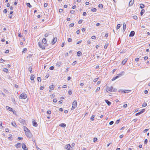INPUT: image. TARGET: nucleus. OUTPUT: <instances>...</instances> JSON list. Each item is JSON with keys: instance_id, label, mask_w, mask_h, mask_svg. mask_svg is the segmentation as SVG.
Here are the masks:
<instances>
[{"instance_id": "1", "label": "nucleus", "mask_w": 150, "mask_h": 150, "mask_svg": "<svg viewBox=\"0 0 150 150\" xmlns=\"http://www.w3.org/2000/svg\"><path fill=\"white\" fill-rule=\"evenodd\" d=\"M106 90L107 91H108L110 92H116L117 91L116 89L113 88L112 86H107Z\"/></svg>"}, {"instance_id": "2", "label": "nucleus", "mask_w": 150, "mask_h": 150, "mask_svg": "<svg viewBox=\"0 0 150 150\" xmlns=\"http://www.w3.org/2000/svg\"><path fill=\"white\" fill-rule=\"evenodd\" d=\"M27 97L26 94L25 93H22L20 96L19 98L20 99H25Z\"/></svg>"}, {"instance_id": "3", "label": "nucleus", "mask_w": 150, "mask_h": 150, "mask_svg": "<svg viewBox=\"0 0 150 150\" xmlns=\"http://www.w3.org/2000/svg\"><path fill=\"white\" fill-rule=\"evenodd\" d=\"M72 108L71 110H72L73 109L76 108L77 106V102L76 100H74L72 103Z\"/></svg>"}, {"instance_id": "4", "label": "nucleus", "mask_w": 150, "mask_h": 150, "mask_svg": "<svg viewBox=\"0 0 150 150\" xmlns=\"http://www.w3.org/2000/svg\"><path fill=\"white\" fill-rule=\"evenodd\" d=\"M65 148L68 150H72V148L70 144L66 145L65 146Z\"/></svg>"}, {"instance_id": "5", "label": "nucleus", "mask_w": 150, "mask_h": 150, "mask_svg": "<svg viewBox=\"0 0 150 150\" xmlns=\"http://www.w3.org/2000/svg\"><path fill=\"white\" fill-rule=\"evenodd\" d=\"M39 46L42 49H45V46L42 43L39 42L38 43Z\"/></svg>"}, {"instance_id": "6", "label": "nucleus", "mask_w": 150, "mask_h": 150, "mask_svg": "<svg viewBox=\"0 0 150 150\" xmlns=\"http://www.w3.org/2000/svg\"><path fill=\"white\" fill-rule=\"evenodd\" d=\"M25 134L26 136L29 138H31L32 136V135L30 132V131L26 133Z\"/></svg>"}, {"instance_id": "7", "label": "nucleus", "mask_w": 150, "mask_h": 150, "mask_svg": "<svg viewBox=\"0 0 150 150\" xmlns=\"http://www.w3.org/2000/svg\"><path fill=\"white\" fill-rule=\"evenodd\" d=\"M57 38L56 37L54 38L52 40L51 43L52 45H54L57 42Z\"/></svg>"}, {"instance_id": "8", "label": "nucleus", "mask_w": 150, "mask_h": 150, "mask_svg": "<svg viewBox=\"0 0 150 150\" xmlns=\"http://www.w3.org/2000/svg\"><path fill=\"white\" fill-rule=\"evenodd\" d=\"M62 64V62L61 61L57 62L56 63V66L58 67H59Z\"/></svg>"}, {"instance_id": "9", "label": "nucleus", "mask_w": 150, "mask_h": 150, "mask_svg": "<svg viewBox=\"0 0 150 150\" xmlns=\"http://www.w3.org/2000/svg\"><path fill=\"white\" fill-rule=\"evenodd\" d=\"M22 148L24 150H27L28 148L26 147V146L24 143L22 144Z\"/></svg>"}, {"instance_id": "10", "label": "nucleus", "mask_w": 150, "mask_h": 150, "mask_svg": "<svg viewBox=\"0 0 150 150\" xmlns=\"http://www.w3.org/2000/svg\"><path fill=\"white\" fill-rule=\"evenodd\" d=\"M19 121L20 122L23 124H24L25 123V120L20 118L19 119Z\"/></svg>"}, {"instance_id": "11", "label": "nucleus", "mask_w": 150, "mask_h": 150, "mask_svg": "<svg viewBox=\"0 0 150 150\" xmlns=\"http://www.w3.org/2000/svg\"><path fill=\"white\" fill-rule=\"evenodd\" d=\"M125 71H123L121 72L119 74H118L117 76H119V78L120 76H122L124 74H125Z\"/></svg>"}, {"instance_id": "12", "label": "nucleus", "mask_w": 150, "mask_h": 150, "mask_svg": "<svg viewBox=\"0 0 150 150\" xmlns=\"http://www.w3.org/2000/svg\"><path fill=\"white\" fill-rule=\"evenodd\" d=\"M134 34H135V32L134 31H131L130 32V33L129 35V37H133L134 35Z\"/></svg>"}, {"instance_id": "13", "label": "nucleus", "mask_w": 150, "mask_h": 150, "mask_svg": "<svg viewBox=\"0 0 150 150\" xmlns=\"http://www.w3.org/2000/svg\"><path fill=\"white\" fill-rule=\"evenodd\" d=\"M33 126L36 127L38 126V124L37 123L35 122V121L33 120Z\"/></svg>"}, {"instance_id": "14", "label": "nucleus", "mask_w": 150, "mask_h": 150, "mask_svg": "<svg viewBox=\"0 0 150 150\" xmlns=\"http://www.w3.org/2000/svg\"><path fill=\"white\" fill-rule=\"evenodd\" d=\"M21 144L19 143L16 145V146L17 148H19L21 147Z\"/></svg>"}, {"instance_id": "15", "label": "nucleus", "mask_w": 150, "mask_h": 150, "mask_svg": "<svg viewBox=\"0 0 150 150\" xmlns=\"http://www.w3.org/2000/svg\"><path fill=\"white\" fill-rule=\"evenodd\" d=\"M134 0H131L129 2V6H131L133 5L134 3Z\"/></svg>"}, {"instance_id": "16", "label": "nucleus", "mask_w": 150, "mask_h": 150, "mask_svg": "<svg viewBox=\"0 0 150 150\" xmlns=\"http://www.w3.org/2000/svg\"><path fill=\"white\" fill-rule=\"evenodd\" d=\"M127 58H125V59L122 62V64L123 65H124L125 64L126 62L127 61Z\"/></svg>"}, {"instance_id": "17", "label": "nucleus", "mask_w": 150, "mask_h": 150, "mask_svg": "<svg viewBox=\"0 0 150 150\" xmlns=\"http://www.w3.org/2000/svg\"><path fill=\"white\" fill-rule=\"evenodd\" d=\"M126 25L125 23H124L123 24V28L122 31L124 32L126 29Z\"/></svg>"}, {"instance_id": "18", "label": "nucleus", "mask_w": 150, "mask_h": 150, "mask_svg": "<svg viewBox=\"0 0 150 150\" xmlns=\"http://www.w3.org/2000/svg\"><path fill=\"white\" fill-rule=\"evenodd\" d=\"M6 109L11 111H13V109L12 108H11L8 106H6Z\"/></svg>"}, {"instance_id": "19", "label": "nucleus", "mask_w": 150, "mask_h": 150, "mask_svg": "<svg viewBox=\"0 0 150 150\" xmlns=\"http://www.w3.org/2000/svg\"><path fill=\"white\" fill-rule=\"evenodd\" d=\"M105 101L109 106H110L111 104V102L108 101V100H105Z\"/></svg>"}, {"instance_id": "20", "label": "nucleus", "mask_w": 150, "mask_h": 150, "mask_svg": "<svg viewBox=\"0 0 150 150\" xmlns=\"http://www.w3.org/2000/svg\"><path fill=\"white\" fill-rule=\"evenodd\" d=\"M24 129L25 133L30 132V130L26 127H24Z\"/></svg>"}, {"instance_id": "21", "label": "nucleus", "mask_w": 150, "mask_h": 150, "mask_svg": "<svg viewBox=\"0 0 150 150\" xmlns=\"http://www.w3.org/2000/svg\"><path fill=\"white\" fill-rule=\"evenodd\" d=\"M59 126L62 127H65L66 126V125L65 123H62L59 125Z\"/></svg>"}, {"instance_id": "22", "label": "nucleus", "mask_w": 150, "mask_h": 150, "mask_svg": "<svg viewBox=\"0 0 150 150\" xmlns=\"http://www.w3.org/2000/svg\"><path fill=\"white\" fill-rule=\"evenodd\" d=\"M35 78V76L33 74H31V76L30 79L31 80H33V83L34 82V79Z\"/></svg>"}, {"instance_id": "23", "label": "nucleus", "mask_w": 150, "mask_h": 150, "mask_svg": "<svg viewBox=\"0 0 150 150\" xmlns=\"http://www.w3.org/2000/svg\"><path fill=\"white\" fill-rule=\"evenodd\" d=\"M47 42V40L45 38H43L42 41V42L43 44H45Z\"/></svg>"}, {"instance_id": "24", "label": "nucleus", "mask_w": 150, "mask_h": 150, "mask_svg": "<svg viewBox=\"0 0 150 150\" xmlns=\"http://www.w3.org/2000/svg\"><path fill=\"white\" fill-rule=\"evenodd\" d=\"M131 91L130 90H123V91L122 92H123L124 93H128L130 91Z\"/></svg>"}, {"instance_id": "25", "label": "nucleus", "mask_w": 150, "mask_h": 150, "mask_svg": "<svg viewBox=\"0 0 150 150\" xmlns=\"http://www.w3.org/2000/svg\"><path fill=\"white\" fill-rule=\"evenodd\" d=\"M82 54V53L80 51H78L77 53V55L78 56H80Z\"/></svg>"}, {"instance_id": "26", "label": "nucleus", "mask_w": 150, "mask_h": 150, "mask_svg": "<svg viewBox=\"0 0 150 150\" xmlns=\"http://www.w3.org/2000/svg\"><path fill=\"white\" fill-rule=\"evenodd\" d=\"M54 86L53 85H51L49 86V88L50 89L53 90L54 88Z\"/></svg>"}, {"instance_id": "27", "label": "nucleus", "mask_w": 150, "mask_h": 150, "mask_svg": "<svg viewBox=\"0 0 150 150\" xmlns=\"http://www.w3.org/2000/svg\"><path fill=\"white\" fill-rule=\"evenodd\" d=\"M118 78H119V76H115L113 78V79H112V81H114Z\"/></svg>"}, {"instance_id": "28", "label": "nucleus", "mask_w": 150, "mask_h": 150, "mask_svg": "<svg viewBox=\"0 0 150 150\" xmlns=\"http://www.w3.org/2000/svg\"><path fill=\"white\" fill-rule=\"evenodd\" d=\"M11 125L13 126H14V127H16L17 125L15 122H12Z\"/></svg>"}, {"instance_id": "29", "label": "nucleus", "mask_w": 150, "mask_h": 150, "mask_svg": "<svg viewBox=\"0 0 150 150\" xmlns=\"http://www.w3.org/2000/svg\"><path fill=\"white\" fill-rule=\"evenodd\" d=\"M145 12V10L144 9H142L141 11V13H140V15L141 16H142L144 13Z\"/></svg>"}, {"instance_id": "30", "label": "nucleus", "mask_w": 150, "mask_h": 150, "mask_svg": "<svg viewBox=\"0 0 150 150\" xmlns=\"http://www.w3.org/2000/svg\"><path fill=\"white\" fill-rule=\"evenodd\" d=\"M98 7L100 8H102L103 7V5L102 4H99L98 5Z\"/></svg>"}, {"instance_id": "31", "label": "nucleus", "mask_w": 150, "mask_h": 150, "mask_svg": "<svg viewBox=\"0 0 150 150\" xmlns=\"http://www.w3.org/2000/svg\"><path fill=\"white\" fill-rule=\"evenodd\" d=\"M144 7V5L142 4H140V7L141 8H143Z\"/></svg>"}, {"instance_id": "32", "label": "nucleus", "mask_w": 150, "mask_h": 150, "mask_svg": "<svg viewBox=\"0 0 150 150\" xmlns=\"http://www.w3.org/2000/svg\"><path fill=\"white\" fill-rule=\"evenodd\" d=\"M27 6L29 7V8L32 7V6L30 5V4L29 3H27Z\"/></svg>"}, {"instance_id": "33", "label": "nucleus", "mask_w": 150, "mask_h": 150, "mask_svg": "<svg viewBox=\"0 0 150 150\" xmlns=\"http://www.w3.org/2000/svg\"><path fill=\"white\" fill-rule=\"evenodd\" d=\"M12 135L11 134H10L9 135V137H8V139H10L11 140H12V139L11 138V137L12 136Z\"/></svg>"}, {"instance_id": "34", "label": "nucleus", "mask_w": 150, "mask_h": 150, "mask_svg": "<svg viewBox=\"0 0 150 150\" xmlns=\"http://www.w3.org/2000/svg\"><path fill=\"white\" fill-rule=\"evenodd\" d=\"M121 25L120 24H118L117 26L116 29L117 30L119 29Z\"/></svg>"}, {"instance_id": "35", "label": "nucleus", "mask_w": 150, "mask_h": 150, "mask_svg": "<svg viewBox=\"0 0 150 150\" xmlns=\"http://www.w3.org/2000/svg\"><path fill=\"white\" fill-rule=\"evenodd\" d=\"M3 69V71L7 73L8 72V70L6 68H4Z\"/></svg>"}, {"instance_id": "36", "label": "nucleus", "mask_w": 150, "mask_h": 150, "mask_svg": "<svg viewBox=\"0 0 150 150\" xmlns=\"http://www.w3.org/2000/svg\"><path fill=\"white\" fill-rule=\"evenodd\" d=\"M94 115H93L91 117V120H92V121H93L94 120Z\"/></svg>"}, {"instance_id": "37", "label": "nucleus", "mask_w": 150, "mask_h": 150, "mask_svg": "<svg viewBox=\"0 0 150 150\" xmlns=\"http://www.w3.org/2000/svg\"><path fill=\"white\" fill-rule=\"evenodd\" d=\"M147 103H144L142 104V106L143 107H146L147 105Z\"/></svg>"}, {"instance_id": "38", "label": "nucleus", "mask_w": 150, "mask_h": 150, "mask_svg": "<svg viewBox=\"0 0 150 150\" xmlns=\"http://www.w3.org/2000/svg\"><path fill=\"white\" fill-rule=\"evenodd\" d=\"M32 68L31 67H30L28 69L29 71L30 72V73H32Z\"/></svg>"}, {"instance_id": "39", "label": "nucleus", "mask_w": 150, "mask_h": 150, "mask_svg": "<svg viewBox=\"0 0 150 150\" xmlns=\"http://www.w3.org/2000/svg\"><path fill=\"white\" fill-rule=\"evenodd\" d=\"M133 18L135 20H136L138 18H137V16H133Z\"/></svg>"}, {"instance_id": "40", "label": "nucleus", "mask_w": 150, "mask_h": 150, "mask_svg": "<svg viewBox=\"0 0 150 150\" xmlns=\"http://www.w3.org/2000/svg\"><path fill=\"white\" fill-rule=\"evenodd\" d=\"M141 114H142V113H141V112L140 111L139 112L136 113L135 114V115H136V116H138Z\"/></svg>"}, {"instance_id": "41", "label": "nucleus", "mask_w": 150, "mask_h": 150, "mask_svg": "<svg viewBox=\"0 0 150 150\" xmlns=\"http://www.w3.org/2000/svg\"><path fill=\"white\" fill-rule=\"evenodd\" d=\"M97 9L96 8H93L91 9V11L93 12H95L96 11Z\"/></svg>"}, {"instance_id": "42", "label": "nucleus", "mask_w": 150, "mask_h": 150, "mask_svg": "<svg viewBox=\"0 0 150 150\" xmlns=\"http://www.w3.org/2000/svg\"><path fill=\"white\" fill-rule=\"evenodd\" d=\"M37 80L38 81H41V79L40 77H38Z\"/></svg>"}, {"instance_id": "43", "label": "nucleus", "mask_w": 150, "mask_h": 150, "mask_svg": "<svg viewBox=\"0 0 150 150\" xmlns=\"http://www.w3.org/2000/svg\"><path fill=\"white\" fill-rule=\"evenodd\" d=\"M100 89V88L99 87H97L96 90V92H98V91H99Z\"/></svg>"}, {"instance_id": "44", "label": "nucleus", "mask_w": 150, "mask_h": 150, "mask_svg": "<svg viewBox=\"0 0 150 150\" xmlns=\"http://www.w3.org/2000/svg\"><path fill=\"white\" fill-rule=\"evenodd\" d=\"M145 111V109H143L141 111H140L142 114Z\"/></svg>"}, {"instance_id": "45", "label": "nucleus", "mask_w": 150, "mask_h": 150, "mask_svg": "<svg viewBox=\"0 0 150 150\" xmlns=\"http://www.w3.org/2000/svg\"><path fill=\"white\" fill-rule=\"evenodd\" d=\"M47 113L48 114H50L51 113V112L50 110H48L47 111Z\"/></svg>"}, {"instance_id": "46", "label": "nucleus", "mask_w": 150, "mask_h": 150, "mask_svg": "<svg viewBox=\"0 0 150 150\" xmlns=\"http://www.w3.org/2000/svg\"><path fill=\"white\" fill-rule=\"evenodd\" d=\"M108 45V44H106L104 46V48L105 49H107V48Z\"/></svg>"}, {"instance_id": "47", "label": "nucleus", "mask_w": 150, "mask_h": 150, "mask_svg": "<svg viewBox=\"0 0 150 150\" xmlns=\"http://www.w3.org/2000/svg\"><path fill=\"white\" fill-rule=\"evenodd\" d=\"M5 61L2 59H0V62L2 63H3Z\"/></svg>"}, {"instance_id": "48", "label": "nucleus", "mask_w": 150, "mask_h": 150, "mask_svg": "<svg viewBox=\"0 0 150 150\" xmlns=\"http://www.w3.org/2000/svg\"><path fill=\"white\" fill-rule=\"evenodd\" d=\"M54 69V67L53 66H51L50 68V69L51 70H53Z\"/></svg>"}, {"instance_id": "49", "label": "nucleus", "mask_w": 150, "mask_h": 150, "mask_svg": "<svg viewBox=\"0 0 150 150\" xmlns=\"http://www.w3.org/2000/svg\"><path fill=\"white\" fill-rule=\"evenodd\" d=\"M83 21V20H79L78 21V23L79 24H81L82 23V22Z\"/></svg>"}, {"instance_id": "50", "label": "nucleus", "mask_w": 150, "mask_h": 150, "mask_svg": "<svg viewBox=\"0 0 150 150\" xmlns=\"http://www.w3.org/2000/svg\"><path fill=\"white\" fill-rule=\"evenodd\" d=\"M74 23H71L69 25V26L71 27H73L74 26Z\"/></svg>"}, {"instance_id": "51", "label": "nucleus", "mask_w": 150, "mask_h": 150, "mask_svg": "<svg viewBox=\"0 0 150 150\" xmlns=\"http://www.w3.org/2000/svg\"><path fill=\"white\" fill-rule=\"evenodd\" d=\"M49 35V33H46L45 35V37H47Z\"/></svg>"}, {"instance_id": "52", "label": "nucleus", "mask_w": 150, "mask_h": 150, "mask_svg": "<svg viewBox=\"0 0 150 150\" xmlns=\"http://www.w3.org/2000/svg\"><path fill=\"white\" fill-rule=\"evenodd\" d=\"M98 78H96L95 79L93 80V81L94 82H96L97 81L98 79Z\"/></svg>"}, {"instance_id": "53", "label": "nucleus", "mask_w": 150, "mask_h": 150, "mask_svg": "<svg viewBox=\"0 0 150 150\" xmlns=\"http://www.w3.org/2000/svg\"><path fill=\"white\" fill-rule=\"evenodd\" d=\"M114 123V122L113 121H111L109 122V124L110 125H112Z\"/></svg>"}, {"instance_id": "54", "label": "nucleus", "mask_w": 150, "mask_h": 150, "mask_svg": "<svg viewBox=\"0 0 150 150\" xmlns=\"http://www.w3.org/2000/svg\"><path fill=\"white\" fill-rule=\"evenodd\" d=\"M18 36L19 37H22L23 36L21 34V33H18Z\"/></svg>"}, {"instance_id": "55", "label": "nucleus", "mask_w": 150, "mask_h": 150, "mask_svg": "<svg viewBox=\"0 0 150 150\" xmlns=\"http://www.w3.org/2000/svg\"><path fill=\"white\" fill-rule=\"evenodd\" d=\"M7 12V10L6 9H5L3 11V12L4 13H6Z\"/></svg>"}, {"instance_id": "56", "label": "nucleus", "mask_w": 150, "mask_h": 150, "mask_svg": "<svg viewBox=\"0 0 150 150\" xmlns=\"http://www.w3.org/2000/svg\"><path fill=\"white\" fill-rule=\"evenodd\" d=\"M68 41L69 42H71V41H72V39L71 38H69L68 39Z\"/></svg>"}, {"instance_id": "57", "label": "nucleus", "mask_w": 150, "mask_h": 150, "mask_svg": "<svg viewBox=\"0 0 150 150\" xmlns=\"http://www.w3.org/2000/svg\"><path fill=\"white\" fill-rule=\"evenodd\" d=\"M91 38L92 39H96V37L95 36H93L92 37H91Z\"/></svg>"}, {"instance_id": "58", "label": "nucleus", "mask_w": 150, "mask_h": 150, "mask_svg": "<svg viewBox=\"0 0 150 150\" xmlns=\"http://www.w3.org/2000/svg\"><path fill=\"white\" fill-rule=\"evenodd\" d=\"M149 129H146L144 130L143 131V132L144 133L146 132H147L148 131Z\"/></svg>"}, {"instance_id": "59", "label": "nucleus", "mask_w": 150, "mask_h": 150, "mask_svg": "<svg viewBox=\"0 0 150 150\" xmlns=\"http://www.w3.org/2000/svg\"><path fill=\"white\" fill-rule=\"evenodd\" d=\"M87 43L88 45L90 44H91V41L90 40H88V41L87 42Z\"/></svg>"}, {"instance_id": "60", "label": "nucleus", "mask_w": 150, "mask_h": 150, "mask_svg": "<svg viewBox=\"0 0 150 150\" xmlns=\"http://www.w3.org/2000/svg\"><path fill=\"white\" fill-rule=\"evenodd\" d=\"M76 61H75L72 63V65H74L75 64H76Z\"/></svg>"}, {"instance_id": "61", "label": "nucleus", "mask_w": 150, "mask_h": 150, "mask_svg": "<svg viewBox=\"0 0 150 150\" xmlns=\"http://www.w3.org/2000/svg\"><path fill=\"white\" fill-rule=\"evenodd\" d=\"M135 60L136 61L138 62L139 60V58H137L135 59Z\"/></svg>"}, {"instance_id": "62", "label": "nucleus", "mask_w": 150, "mask_h": 150, "mask_svg": "<svg viewBox=\"0 0 150 150\" xmlns=\"http://www.w3.org/2000/svg\"><path fill=\"white\" fill-rule=\"evenodd\" d=\"M97 140V139L96 138H94L93 139V142H96Z\"/></svg>"}, {"instance_id": "63", "label": "nucleus", "mask_w": 150, "mask_h": 150, "mask_svg": "<svg viewBox=\"0 0 150 150\" xmlns=\"http://www.w3.org/2000/svg\"><path fill=\"white\" fill-rule=\"evenodd\" d=\"M48 5L47 4V3H45L44 4V6L45 7H47Z\"/></svg>"}, {"instance_id": "64", "label": "nucleus", "mask_w": 150, "mask_h": 150, "mask_svg": "<svg viewBox=\"0 0 150 150\" xmlns=\"http://www.w3.org/2000/svg\"><path fill=\"white\" fill-rule=\"evenodd\" d=\"M127 104H125L124 105L123 107L125 108H126L127 107Z\"/></svg>"}]
</instances>
